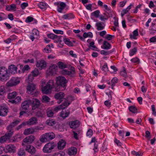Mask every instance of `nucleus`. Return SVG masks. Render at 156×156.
Returning a JSON list of instances; mask_svg holds the SVG:
<instances>
[{
  "label": "nucleus",
  "mask_w": 156,
  "mask_h": 156,
  "mask_svg": "<svg viewBox=\"0 0 156 156\" xmlns=\"http://www.w3.org/2000/svg\"><path fill=\"white\" fill-rule=\"evenodd\" d=\"M156 36H154L151 38L150 39V41L151 43L156 42Z\"/></svg>",
  "instance_id": "774afa93"
},
{
  "label": "nucleus",
  "mask_w": 156,
  "mask_h": 156,
  "mask_svg": "<svg viewBox=\"0 0 156 156\" xmlns=\"http://www.w3.org/2000/svg\"><path fill=\"white\" fill-rule=\"evenodd\" d=\"M46 123L50 126H53L56 123V122L53 119H49L46 121Z\"/></svg>",
  "instance_id": "c756f323"
},
{
  "label": "nucleus",
  "mask_w": 156,
  "mask_h": 156,
  "mask_svg": "<svg viewBox=\"0 0 156 156\" xmlns=\"http://www.w3.org/2000/svg\"><path fill=\"white\" fill-rule=\"evenodd\" d=\"M35 115L38 117L42 118L43 117V114L41 111H38L36 112Z\"/></svg>",
  "instance_id": "4d7b16f0"
},
{
  "label": "nucleus",
  "mask_w": 156,
  "mask_h": 156,
  "mask_svg": "<svg viewBox=\"0 0 156 156\" xmlns=\"http://www.w3.org/2000/svg\"><path fill=\"white\" fill-rule=\"evenodd\" d=\"M38 6L41 9H43L46 7V4L44 3L41 2L38 4Z\"/></svg>",
  "instance_id": "6e6d98bb"
},
{
  "label": "nucleus",
  "mask_w": 156,
  "mask_h": 156,
  "mask_svg": "<svg viewBox=\"0 0 156 156\" xmlns=\"http://www.w3.org/2000/svg\"><path fill=\"white\" fill-rule=\"evenodd\" d=\"M100 12L99 10H97L91 13V15L93 16L96 18H98L99 17V14Z\"/></svg>",
  "instance_id": "a19ab883"
},
{
  "label": "nucleus",
  "mask_w": 156,
  "mask_h": 156,
  "mask_svg": "<svg viewBox=\"0 0 156 156\" xmlns=\"http://www.w3.org/2000/svg\"><path fill=\"white\" fill-rule=\"evenodd\" d=\"M63 41L65 43L69 46H71L73 45L72 43L70 41L68 38H63Z\"/></svg>",
  "instance_id": "a18cd8bd"
},
{
  "label": "nucleus",
  "mask_w": 156,
  "mask_h": 156,
  "mask_svg": "<svg viewBox=\"0 0 156 156\" xmlns=\"http://www.w3.org/2000/svg\"><path fill=\"white\" fill-rule=\"evenodd\" d=\"M8 112V108L7 107L3 106L1 107V112H2V116H4L6 115Z\"/></svg>",
  "instance_id": "b1692460"
},
{
  "label": "nucleus",
  "mask_w": 156,
  "mask_h": 156,
  "mask_svg": "<svg viewBox=\"0 0 156 156\" xmlns=\"http://www.w3.org/2000/svg\"><path fill=\"white\" fill-rule=\"evenodd\" d=\"M113 51L111 50L110 51H107L104 50H101L100 51V53L101 54L106 55L112 53Z\"/></svg>",
  "instance_id": "09e8293b"
},
{
  "label": "nucleus",
  "mask_w": 156,
  "mask_h": 156,
  "mask_svg": "<svg viewBox=\"0 0 156 156\" xmlns=\"http://www.w3.org/2000/svg\"><path fill=\"white\" fill-rule=\"evenodd\" d=\"M61 73L63 75H71L72 72L70 71H68L66 69H63L61 71ZM72 75H71V76Z\"/></svg>",
  "instance_id": "c03bdc74"
},
{
  "label": "nucleus",
  "mask_w": 156,
  "mask_h": 156,
  "mask_svg": "<svg viewBox=\"0 0 156 156\" xmlns=\"http://www.w3.org/2000/svg\"><path fill=\"white\" fill-rule=\"evenodd\" d=\"M93 134V132L92 130L91 129H89L87 133V136L89 137H90L92 136Z\"/></svg>",
  "instance_id": "864d4df0"
},
{
  "label": "nucleus",
  "mask_w": 156,
  "mask_h": 156,
  "mask_svg": "<svg viewBox=\"0 0 156 156\" xmlns=\"http://www.w3.org/2000/svg\"><path fill=\"white\" fill-rule=\"evenodd\" d=\"M54 4L57 6V11L59 12H62L66 5V3L62 2H55L54 3Z\"/></svg>",
  "instance_id": "0eeeda50"
},
{
  "label": "nucleus",
  "mask_w": 156,
  "mask_h": 156,
  "mask_svg": "<svg viewBox=\"0 0 156 156\" xmlns=\"http://www.w3.org/2000/svg\"><path fill=\"white\" fill-rule=\"evenodd\" d=\"M4 148V152L6 153H14L16 151L15 147L12 144H9L6 146Z\"/></svg>",
  "instance_id": "1a4fd4ad"
},
{
  "label": "nucleus",
  "mask_w": 156,
  "mask_h": 156,
  "mask_svg": "<svg viewBox=\"0 0 156 156\" xmlns=\"http://www.w3.org/2000/svg\"><path fill=\"white\" fill-rule=\"evenodd\" d=\"M108 19H113L114 20H117L118 18H117L115 15L114 14L113 12H110L108 13Z\"/></svg>",
  "instance_id": "7c9ffc66"
},
{
  "label": "nucleus",
  "mask_w": 156,
  "mask_h": 156,
  "mask_svg": "<svg viewBox=\"0 0 156 156\" xmlns=\"http://www.w3.org/2000/svg\"><path fill=\"white\" fill-rule=\"evenodd\" d=\"M58 66L60 69H63L66 67V66L63 62H58Z\"/></svg>",
  "instance_id": "8fccbe9b"
},
{
  "label": "nucleus",
  "mask_w": 156,
  "mask_h": 156,
  "mask_svg": "<svg viewBox=\"0 0 156 156\" xmlns=\"http://www.w3.org/2000/svg\"><path fill=\"white\" fill-rule=\"evenodd\" d=\"M20 122V121L18 120L14 121L12 123L7 126V129L10 130L13 129V128L16 126Z\"/></svg>",
  "instance_id": "a211bd4d"
},
{
  "label": "nucleus",
  "mask_w": 156,
  "mask_h": 156,
  "mask_svg": "<svg viewBox=\"0 0 156 156\" xmlns=\"http://www.w3.org/2000/svg\"><path fill=\"white\" fill-rule=\"evenodd\" d=\"M133 35L131 34L130 35V38L136 39H137L136 36H138L139 35L138 29L134 30L133 32Z\"/></svg>",
  "instance_id": "a878e982"
},
{
  "label": "nucleus",
  "mask_w": 156,
  "mask_h": 156,
  "mask_svg": "<svg viewBox=\"0 0 156 156\" xmlns=\"http://www.w3.org/2000/svg\"><path fill=\"white\" fill-rule=\"evenodd\" d=\"M17 69V67L13 65H11L8 68L9 71L12 74H14L16 73Z\"/></svg>",
  "instance_id": "5701e85b"
},
{
  "label": "nucleus",
  "mask_w": 156,
  "mask_h": 156,
  "mask_svg": "<svg viewBox=\"0 0 156 156\" xmlns=\"http://www.w3.org/2000/svg\"><path fill=\"white\" fill-rule=\"evenodd\" d=\"M103 48L105 49H108L111 47V44L106 41H104L103 43Z\"/></svg>",
  "instance_id": "cd10ccee"
},
{
  "label": "nucleus",
  "mask_w": 156,
  "mask_h": 156,
  "mask_svg": "<svg viewBox=\"0 0 156 156\" xmlns=\"http://www.w3.org/2000/svg\"><path fill=\"white\" fill-rule=\"evenodd\" d=\"M31 100L25 101L21 104V107L23 110H26L29 108V105L31 104Z\"/></svg>",
  "instance_id": "4468645a"
},
{
  "label": "nucleus",
  "mask_w": 156,
  "mask_h": 156,
  "mask_svg": "<svg viewBox=\"0 0 156 156\" xmlns=\"http://www.w3.org/2000/svg\"><path fill=\"white\" fill-rule=\"evenodd\" d=\"M32 34L34 35L36 37L39 35V33L37 30L36 29H34L32 31Z\"/></svg>",
  "instance_id": "603ef678"
},
{
  "label": "nucleus",
  "mask_w": 156,
  "mask_h": 156,
  "mask_svg": "<svg viewBox=\"0 0 156 156\" xmlns=\"http://www.w3.org/2000/svg\"><path fill=\"white\" fill-rule=\"evenodd\" d=\"M58 67L56 65L51 64L48 70V74L49 75H54L57 71Z\"/></svg>",
  "instance_id": "6e6552de"
},
{
  "label": "nucleus",
  "mask_w": 156,
  "mask_h": 156,
  "mask_svg": "<svg viewBox=\"0 0 156 156\" xmlns=\"http://www.w3.org/2000/svg\"><path fill=\"white\" fill-rule=\"evenodd\" d=\"M93 34L91 32H89L88 33H84L83 34V37L84 38H86L87 37H93Z\"/></svg>",
  "instance_id": "37998d69"
},
{
  "label": "nucleus",
  "mask_w": 156,
  "mask_h": 156,
  "mask_svg": "<svg viewBox=\"0 0 156 156\" xmlns=\"http://www.w3.org/2000/svg\"><path fill=\"white\" fill-rule=\"evenodd\" d=\"M115 37L114 35H112L110 34H107L105 36V38L108 41L111 40L112 38H114Z\"/></svg>",
  "instance_id": "5fc2aeb1"
},
{
  "label": "nucleus",
  "mask_w": 156,
  "mask_h": 156,
  "mask_svg": "<svg viewBox=\"0 0 156 156\" xmlns=\"http://www.w3.org/2000/svg\"><path fill=\"white\" fill-rule=\"evenodd\" d=\"M37 121V118L35 117H32L27 122V124L30 125H34L36 123Z\"/></svg>",
  "instance_id": "4be33fe9"
},
{
  "label": "nucleus",
  "mask_w": 156,
  "mask_h": 156,
  "mask_svg": "<svg viewBox=\"0 0 156 156\" xmlns=\"http://www.w3.org/2000/svg\"><path fill=\"white\" fill-rule=\"evenodd\" d=\"M118 80L116 77H114L111 80L112 88L113 89L114 87L115 84L118 82Z\"/></svg>",
  "instance_id": "e433bc0d"
},
{
  "label": "nucleus",
  "mask_w": 156,
  "mask_h": 156,
  "mask_svg": "<svg viewBox=\"0 0 156 156\" xmlns=\"http://www.w3.org/2000/svg\"><path fill=\"white\" fill-rule=\"evenodd\" d=\"M102 69L105 72L108 71V68L107 66V65L106 63H105L103 66Z\"/></svg>",
  "instance_id": "e2e57ef3"
},
{
  "label": "nucleus",
  "mask_w": 156,
  "mask_h": 156,
  "mask_svg": "<svg viewBox=\"0 0 156 156\" xmlns=\"http://www.w3.org/2000/svg\"><path fill=\"white\" fill-rule=\"evenodd\" d=\"M27 89L28 91V93L33 95V91L35 89V86L34 84L32 83H29Z\"/></svg>",
  "instance_id": "2eb2a0df"
},
{
  "label": "nucleus",
  "mask_w": 156,
  "mask_h": 156,
  "mask_svg": "<svg viewBox=\"0 0 156 156\" xmlns=\"http://www.w3.org/2000/svg\"><path fill=\"white\" fill-rule=\"evenodd\" d=\"M39 74V72L38 70L37 69H35L31 72V74L34 77L36 76Z\"/></svg>",
  "instance_id": "79ce46f5"
},
{
  "label": "nucleus",
  "mask_w": 156,
  "mask_h": 156,
  "mask_svg": "<svg viewBox=\"0 0 156 156\" xmlns=\"http://www.w3.org/2000/svg\"><path fill=\"white\" fill-rule=\"evenodd\" d=\"M47 115L48 117H52L53 116L54 113L52 110L51 109H48L46 112Z\"/></svg>",
  "instance_id": "ea45409f"
},
{
  "label": "nucleus",
  "mask_w": 156,
  "mask_h": 156,
  "mask_svg": "<svg viewBox=\"0 0 156 156\" xmlns=\"http://www.w3.org/2000/svg\"><path fill=\"white\" fill-rule=\"evenodd\" d=\"M64 96L65 94L64 93L60 92L56 94L55 95L54 97L55 99L58 100L57 101V103L58 104H60L63 101Z\"/></svg>",
  "instance_id": "9d476101"
},
{
  "label": "nucleus",
  "mask_w": 156,
  "mask_h": 156,
  "mask_svg": "<svg viewBox=\"0 0 156 156\" xmlns=\"http://www.w3.org/2000/svg\"><path fill=\"white\" fill-rule=\"evenodd\" d=\"M17 154L19 156H25V152L24 149L21 148L18 151Z\"/></svg>",
  "instance_id": "f704fd0d"
},
{
  "label": "nucleus",
  "mask_w": 156,
  "mask_h": 156,
  "mask_svg": "<svg viewBox=\"0 0 156 156\" xmlns=\"http://www.w3.org/2000/svg\"><path fill=\"white\" fill-rule=\"evenodd\" d=\"M44 51L46 53H49L51 51V48L49 45H47L44 49Z\"/></svg>",
  "instance_id": "13d9d810"
},
{
  "label": "nucleus",
  "mask_w": 156,
  "mask_h": 156,
  "mask_svg": "<svg viewBox=\"0 0 156 156\" xmlns=\"http://www.w3.org/2000/svg\"><path fill=\"white\" fill-rule=\"evenodd\" d=\"M34 76H32L31 74H30L29 75L27 79L26 80V81L28 83H30V82L32 81L34 79Z\"/></svg>",
  "instance_id": "58836bf2"
},
{
  "label": "nucleus",
  "mask_w": 156,
  "mask_h": 156,
  "mask_svg": "<svg viewBox=\"0 0 156 156\" xmlns=\"http://www.w3.org/2000/svg\"><path fill=\"white\" fill-rule=\"evenodd\" d=\"M96 26L97 27V29L98 30H101L104 29L105 25V23L101 22H98L96 23Z\"/></svg>",
  "instance_id": "6ab92c4d"
},
{
  "label": "nucleus",
  "mask_w": 156,
  "mask_h": 156,
  "mask_svg": "<svg viewBox=\"0 0 156 156\" xmlns=\"http://www.w3.org/2000/svg\"><path fill=\"white\" fill-rule=\"evenodd\" d=\"M28 6V4L27 2H23L21 5V7L22 9H24Z\"/></svg>",
  "instance_id": "680f3d73"
},
{
  "label": "nucleus",
  "mask_w": 156,
  "mask_h": 156,
  "mask_svg": "<svg viewBox=\"0 0 156 156\" xmlns=\"http://www.w3.org/2000/svg\"><path fill=\"white\" fill-rule=\"evenodd\" d=\"M151 109L152 111V114L155 116H156V111H155V105H151Z\"/></svg>",
  "instance_id": "0e129e2a"
},
{
  "label": "nucleus",
  "mask_w": 156,
  "mask_h": 156,
  "mask_svg": "<svg viewBox=\"0 0 156 156\" xmlns=\"http://www.w3.org/2000/svg\"><path fill=\"white\" fill-rule=\"evenodd\" d=\"M66 142L65 140H62L58 142V148L59 150H62L66 145Z\"/></svg>",
  "instance_id": "aec40b11"
},
{
  "label": "nucleus",
  "mask_w": 156,
  "mask_h": 156,
  "mask_svg": "<svg viewBox=\"0 0 156 156\" xmlns=\"http://www.w3.org/2000/svg\"><path fill=\"white\" fill-rule=\"evenodd\" d=\"M55 80L56 87L54 85V81L52 80H49L45 86L43 87L42 84V90L44 93H49L52 88H55L56 91H58L60 90H65L66 89L68 81L64 77L58 76L56 77Z\"/></svg>",
  "instance_id": "f257e3e1"
},
{
  "label": "nucleus",
  "mask_w": 156,
  "mask_h": 156,
  "mask_svg": "<svg viewBox=\"0 0 156 156\" xmlns=\"http://www.w3.org/2000/svg\"><path fill=\"white\" fill-rule=\"evenodd\" d=\"M50 98L46 95H43L42 98V101L43 103H47L50 101Z\"/></svg>",
  "instance_id": "72a5a7b5"
},
{
  "label": "nucleus",
  "mask_w": 156,
  "mask_h": 156,
  "mask_svg": "<svg viewBox=\"0 0 156 156\" xmlns=\"http://www.w3.org/2000/svg\"><path fill=\"white\" fill-rule=\"evenodd\" d=\"M35 132L34 129L32 128H29L25 129L23 134L25 135H28L31 133H32Z\"/></svg>",
  "instance_id": "bb28decb"
},
{
  "label": "nucleus",
  "mask_w": 156,
  "mask_h": 156,
  "mask_svg": "<svg viewBox=\"0 0 156 156\" xmlns=\"http://www.w3.org/2000/svg\"><path fill=\"white\" fill-rule=\"evenodd\" d=\"M7 139H9L8 138L5 136V135L2 136L0 139V141L1 143H3L4 142L7 140Z\"/></svg>",
  "instance_id": "052dcab7"
},
{
  "label": "nucleus",
  "mask_w": 156,
  "mask_h": 156,
  "mask_svg": "<svg viewBox=\"0 0 156 156\" xmlns=\"http://www.w3.org/2000/svg\"><path fill=\"white\" fill-rule=\"evenodd\" d=\"M25 150L31 154H34L36 152V150L34 147L30 145L26 146Z\"/></svg>",
  "instance_id": "ddd939ff"
},
{
  "label": "nucleus",
  "mask_w": 156,
  "mask_h": 156,
  "mask_svg": "<svg viewBox=\"0 0 156 156\" xmlns=\"http://www.w3.org/2000/svg\"><path fill=\"white\" fill-rule=\"evenodd\" d=\"M7 130V133H5V135L9 139L13 134V129Z\"/></svg>",
  "instance_id": "2f4dec72"
},
{
  "label": "nucleus",
  "mask_w": 156,
  "mask_h": 156,
  "mask_svg": "<svg viewBox=\"0 0 156 156\" xmlns=\"http://www.w3.org/2000/svg\"><path fill=\"white\" fill-rule=\"evenodd\" d=\"M35 137L34 136L30 135L27 136L23 140V141L28 144H31L35 140Z\"/></svg>",
  "instance_id": "dca6fc26"
},
{
  "label": "nucleus",
  "mask_w": 156,
  "mask_h": 156,
  "mask_svg": "<svg viewBox=\"0 0 156 156\" xmlns=\"http://www.w3.org/2000/svg\"><path fill=\"white\" fill-rule=\"evenodd\" d=\"M137 51V48H133L131 49L129 55L130 56H132L134 55Z\"/></svg>",
  "instance_id": "49530a36"
},
{
  "label": "nucleus",
  "mask_w": 156,
  "mask_h": 156,
  "mask_svg": "<svg viewBox=\"0 0 156 156\" xmlns=\"http://www.w3.org/2000/svg\"><path fill=\"white\" fill-rule=\"evenodd\" d=\"M31 104L32 105V110H35L39 108L41 105L40 101L37 98H33L31 100Z\"/></svg>",
  "instance_id": "39448f33"
},
{
  "label": "nucleus",
  "mask_w": 156,
  "mask_h": 156,
  "mask_svg": "<svg viewBox=\"0 0 156 156\" xmlns=\"http://www.w3.org/2000/svg\"><path fill=\"white\" fill-rule=\"evenodd\" d=\"M5 93L4 87L0 85V95H3Z\"/></svg>",
  "instance_id": "de8ad7c7"
},
{
  "label": "nucleus",
  "mask_w": 156,
  "mask_h": 156,
  "mask_svg": "<svg viewBox=\"0 0 156 156\" xmlns=\"http://www.w3.org/2000/svg\"><path fill=\"white\" fill-rule=\"evenodd\" d=\"M56 146V144L54 142H49L45 145L43 148V151L45 153H50Z\"/></svg>",
  "instance_id": "20e7f679"
},
{
  "label": "nucleus",
  "mask_w": 156,
  "mask_h": 156,
  "mask_svg": "<svg viewBox=\"0 0 156 156\" xmlns=\"http://www.w3.org/2000/svg\"><path fill=\"white\" fill-rule=\"evenodd\" d=\"M61 109H63V108L62 107V106L61 105H60L55 107L54 108L53 111L55 112H58L59 110Z\"/></svg>",
  "instance_id": "3c124183"
},
{
  "label": "nucleus",
  "mask_w": 156,
  "mask_h": 156,
  "mask_svg": "<svg viewBox=\"0 0 156 156\" xmlns=\"http://www.w3.org/2000/svg\"><path fill=\"white\" fill-rule=\"evenodd\" d=\"M77 153V149L74 147H71L69 149L68 154L69 155H75Z\"/></svg>",
  "instance_id": "412c9836"
},
{
  "label": "nucleus",
  "mask_w": 156,
  "mask_h": 156,
  "mask_svg": "<svg viewBox=\"0 0 156 156\" xmlns=\"http://www.w3.org/2000/svg\"><path fill=\"white\" fill-rule=\"evenodd\" d=\"M108 12H106L104 13L103 14L100 16V20H107L108 19Z\"/></svg>",
  "instance_id": "c9c22d12"
},
{
  "label": "nucleus",
  "mask_w": 156,
  "mask_h": 156,
  "mask_svg": "<svg viewBox=\"0 0 156 156\" xmlns=\"http://www.w3.org/2000/svg\"><path fill=\"white\" fill-rule=\"evenodd\" d=\"M17 95L16 92L13 91L12 93H9L8 94V98L9 99H12L15 98Z\"/></svg>",
  "instance_id": "473e14b6"
},
{
  "label": "nucleus",
  "mask_w": 156,
  "mask_h": 156,
  "mask_svg": "<svg viewBox=\"0 0 156 156\" xmlns=\"http://www.w3.org/2000/svg\"><path fill=\"white\" fill-rule=\"evenodd\" d=\"M9 74L7 69L4 67H0V80L2 81H6L9 79Z\"/></svg>",
  "instance_id": "7ed1b4c3"
},
{
  "label": "nucleus",
  "mask_w": 156,
  "mask_h": 156,
  "mask_svg": "<svg viewBox=\"0 0 156 156\" xmlns=\"http://www.w3.org/2000/svg\"><path fill=\"white\" fill-rule=\"evenodd\" d=\"M26 123L24 122H23L21 124H20L17 127H16V129L17 130H18L21 128L25 126L26 125Z\"/></svg>",
  "instance_id": "bf43d9fd"
},
{
  "label": "nucleus",
  "mask_w": 156,
  "mask_h": 156,
  "mask_svg": "<svg viewBox=\"0 0 156 156\" xmlns=\"http://www.w3.org/2000/svg\"><path fill=\"white\" fill-rule=\"evenodd\" d=\"M36 65L37 67L42 69L46 67L47 64L44 60H40L37 61Z\"/></svg>",
  "instance_id": "f8f14e48"
},
{
  "label": "nucleus",
  "mask_w": 156,
  "mask_h": 156,
  "mask_svg": "<svg viewBox=\"0 0 156 156\" xmlns=\"http://www.w3.org/2000/svg\"><path fill=\"white\" fill-rule=\"evenodd\" d=\"M129 111L133 113H136L137 112V109L135 106H131L129 107Z\"/></svg>",
  "instance_id": "4c0bfd02"
},
{
  "label": "nucleus",
  "mask_w": 156,
  "mask_h": 156,
  "mask_svg": "<svg viewBox=\"0 0 156 156\" xmlns=\"http://www.w3.org/2000/svg\"><path fill=\"white\" fill-rule=\"evenodd\" d=\"M75 18L74 15L72 13L66 14L62 16V18L64 19H75Z\"/></svg>",
  "instance_id": "393cba45"
},
{
  "label": "nucleus",
  "mask_w": 156,
  "mask_h": 156,
  "mask_svg": "<svg viewBox=\"0 0 156 156\" xmlns=\"http://www.w3.org/2000/svg\"><path fill=\"white\" fill-rule=\"evenodd\" d=\"M69 112H66L65 113H62L61 114V116L64 118H65L69 116Z\"/></svg>",
  "instance_id": "69168bd1"
},
{
  "label": "nucleus",
  "mask_w": 156,
  "mask_h": 156,
  "mask_svg": "<svg viewBox=\"0 0 156 156\" xmlns=\"http://www.w3.org/2000/svg\"><path fill=\"white\" fill-rule=\"evenodd\" d=\"M70 104V103L68 100L65 99L64 102L61 105L62 106V107L63 109H64L68 106Z\"/></svg>",
  "instance_id": "c85d7f7f"
},
{
  "label": "nucleus",
  "mask_w": 156,
  "mask_h": 156,
  "mask_svg": "<svg viewBox=\"0 0 156 156\" xmlns=\"http://www.w3.org/2000/svg\"><path fill=\"white\" fill-rule=\"evenodd\" d=\"M53 31L56 34H63V31L62 30H53Z\"/></svg>",
  "instance_id": "338daca9"
},
{
  "label": "nucleus",
  "mask_w": 156,
  "mask_h": 156,
  "mask_svg": "<svg viewBox=\"0 0 156 156\" xmlns=\"http://www.w3.org/2000/svg\"><path fill=\"white\" fill-rule=\"evenodd\" d=\"M55 137V134L52 132H49L42 135L40 137L39 140L42 143H45L51 140Z\"/></svg>",
  "instance_id": "f03ea898"
},
{
  "label": "nucleus",
  "mask_w": 156,
  "mask_h": 156,
  "mask_svg": "<svg viewBox=\"0 0 156 156\" xmlns=\"http://www.w3.org/2000/svg\"><path fill=\"white\" fill-rule=\"evenodd\" d=\"M20 81L17 78L13 77L10 79L6 83V86L8 87H12L16 86L19 84Z\"/></svg>",
  "instance_id": "423d86ee"
},
{
  "label": "nucleus",
  "mask_w": 156,
  "mask_h": 156,
  "mask_svg": "<svg viewBox=\"0 0 156 156\" xmlns=\"http://www.w3.org/2000/svg\"><path fill=\"white\" fill-rule=\"evenodd\" d=\"M80 125V122L78 120L72 121L69 123V125L72 129H75L78 127Z\"/></svg>",
  "instance_id": "f3484780"
},
{
  "label": "nucleus",
  "mask_w": 156,
  "mask_h": 156,
  "mask_svg": "<svg viewBox=\"0 0 156 156\" xmlns=\"http://www.w3.org/2000/svg\"><path fill=\"white\" fill-rule=\"evenodd\" d=\"M47 36L49 38L52 39H56V40H55V41L56 42H61L62 41L61 39L62 37L61 36H58L57 35H56L53 34L51 33L48 34Z\"/></svg>",
  "instance_id": "9b49d317"
}]
</instances>
